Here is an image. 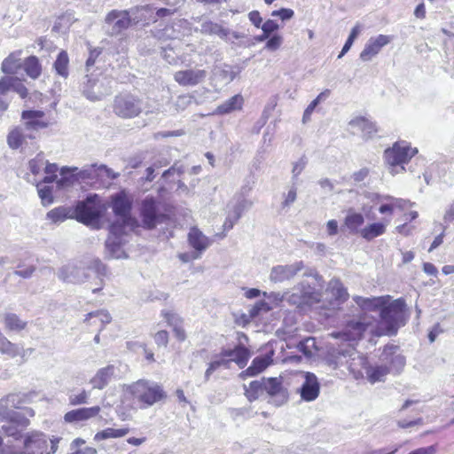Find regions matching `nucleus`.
<instances>
[{
  "label": "nucleus",
  "mask_w": 454,
  "mask_h": 454,
  "mask_svg": "<svg viewBox=\"0 0 454 454\" xmlns=\"http://www.w3.org/2000/svg\"><path fill=\"white\" fill-rule=\"evenodd\" d=\"M59 437L49 438L42 431L33 430L23 435L22 447L4 445L0 454H55L59 448Z\"/></svg>",
  "instance_id": "nucleus-3"
},
{
  "label": "nucleus",
  "mask_w": 454,
  "mask_h": 454,
  "mask_svg": "<svg viewBox=\"0 0 454 454\" xmlns=\"http://www.w3.org/2000/svg\"><path fill=\"white\" fill-rule=\"evenodd\" d=\"M20 52L10 54L2 63L1 69L5 74H15L20 67Z\"/></svg>",
  "instance_id": "nucleus-43"
},
{
  "label": "nucleus",
  "mask_w": 454,
  "mask_h": 454,
  "mask_svg": "<svg viewBox=\"0 0 454 454\" xmlns=\"http://www.w3.org/2000/svg\"><path fill=\"white\" fill-rule=\"evenodd\" d=\"M114 365H107L99 369L95 376L90 380L93 388L103 389L110 381L114 375Z\"/></svg>",
  "instance_id": "nucleus-33"
},
{
  "label": "nucleus",
  "mask_w": 454,
  "mask_h": 454,
  "mask_svg": "<svg viewBox=\"0 0 454 454\" xmlns=\"http://www.w3.org/2000/svg\"><path fill=\"white\" fill-rule=\"evenodd\" d=\"M391 40V36L386 35L371 37L359 55L360 59L364 62L371 61Z\"/></svg>",
  "instance_id": "nucleus-20"
},
{
  "label": "nucleus",
  "mask_w": 454,
  "mask_h": 454,
  "mask_svg": "<svg viewBox=\"0 0 454 454\" xmlns=\"http://www.w3.org/2000/svg\"><path fill=\"white\" fill-rule=\"evenodd\" d=\"M93 317H97L99 320V322L101 323V328L99 331H102L104 326L106 325L109 324L112 320V317L109 314V312L107 310L101 309V310H97V311L88 313L86 315L84 321L87 322Z\"/></svg>",
  "instance_id": "nucleus-48"
},
{
  "label": "nucleus",
  "mask_w": 454,
  "mask_h": 454,
  "mask_svg": "<svg viewBox=\"0 0 454 454\" xmlns=\"http://www.w3.org/2000/svg\"><path fill=\"white\" fill-rule=\"evenodd\" d=\"M42 184L41 181L36 184L37 192L43 206L46 207L53 203L52 189L49 186H42Z\"/></svg>",
  "instance_id": "nucleus-47"
},
{
  "label": "nucleus",
  "mask_w": 454,
  "mask_h": 454,
  "mask_svg": "<svg viewBox=\"0 0 454 454\" xmlns=\"http://www.w3.org/2000/svg\"><path fill=\"white\" fill-rule=\"evenodd\" d=\"M71 209L65 207H59L50 210L46 217L51 220L52 223H62L67 218L74 217V214L71 215Z\"/></svg>",
  "instance_id": "nucleus-42"
},
{
  "label": "nucleus",
  "mask_w": 454,
  "mask_h": 454,
  "mask_svg": "<svg viewBox=\"0 0 454 454\" xmlns=\"http://www.w3.org/2000/svg\"><path fill=\"white\" fill-rule=\"evenodd\" d=\"M200 32L204 35H217L226 43H233L231 40V29L223 27L218 23L211 20L203 21L200 25Z\"/></svg>",
  "instance_id": "nucleus-25"
},
{
  "label": "nucleus",
  "mask_w": 454,
  "mask_h": 454,
  "mask_svg": "<svg viewBox=\"0 0 454 454\" xmlns=\"http://www.w3.org/2000/svg\"><path fill=\"white\" fill-rule=\"evenodd\" d=\"M221 357H229L235 362L239 368H244L250 357L249 350L243 345H237L233 349L223 348L219 355Z\"/></svg>",
  "instance_id": "nucleus-22"
},
{
  "label": "nucleus",
  "mask_w": 454,
  "mask_h": 454,
  "mask_svg": "<svg viewBox=\"0 0 454 454\" xmlns=\"http://www.w3.org/2000/svg\"><path fill=\"white\" fill-rule=\"evenodd\" d=\"M69 58L65 51H61L54 62V69L59 76L67 78L68 73Z\"/></svg>",
  "instance_id": "nucleus-40"
},
{
  "label": "nucleus",
  "mask_w": 454,
  "mask_h": 454,
  "mask_svg": "<svg viewBox=\"0 0 454 454\" xmlns=\"http://www.w3.org/2000/svg\"><path fill=\"white\" fill-rule=\"evenodd\" d=\"M25 127L28 131L38 130L48 127V122L40 121V119L29 120L26 121Z\"/></svg>",
  "instance_id": "nucleus-63"
},
{
  "label": "nucleus",
  "mask_w": 454,
  "mask_h": 454,
  "mask_svg": "<svg viewBox=\"0 0 454 454\" xmlns=\"http://www.w3.org/2000/svg\"><path fill=\"white\" fill-rule=\"evenodd\" d=\"M305 269L302 261L292 264L274 266L270 274V279L275 283H282L293 279L299 272Z\"/></svg>",
  "instance_id": "nucleus-18"
},
{
  "label": "nucleus",
  "mask_w": 454,
  "mask_h": 454,
  "mask_svg": "<svg viewBox=\"0 0 454 454\" xmlns=\"http://www.w3.org/2000/svg\"><path fill=\"white\" fill-rule=\"evenodd\" d=\"M263 389L270 397L269 403L281 406L288 399V393L282 385L280 378H262Z\"/></svg>",
  "instance_id": "nucleus-15"
},
{
  "label": "nucleus",
  "mask_w": 454,
  "mask_h": 454,
  "mask_svg": "<svg viewBox=\"0 0 454 454\" xmlns=\"http://www.w3.org/2000/svg\"><path fill=\"white\" fill-rule=\"evenodd\" d=\"M254 184V181L253 180V177L249 176L244 180V184L240 187L239 192L236 195L246 198V196L252 191Z\"/></svg>",
  "instance_id": "nucleus-60"
},
{
  "label": "nucleus",
  "mask_w": 454,
  "mask_h": 454,
  "mask_svg": "<svg viewBox=\"0 0 454 454\" xmlns=\"http://www.w3.org/2000/svg\"><path fill=\"white\" fill-rule=\"evenodd\" d=\"M129 433V428H106L100 432H98L95 436V441H102L109 438H120L125 436Z\"/></svg>",
  "instance_id": "nucleus-44"
},
{
  "label": "nucleus",
  "mask_w": 454,
  "mask_h": 454,
  "mask_svg": "<svg viewBox=\"0 0 454 454\" xmlns=\"http://www.w3.org/2000/svg\"><path fill=\"white\" fill-rule=\"evenodd\" d=\"M368 323L363 322L358 319L350 320L346 325L344 331L341 333L344 340L348 341H355L362 338L364 333L366 331ZM340 335V333H338Z\"/></svg>",
  "instance_id": "nucleus-23"
},
{
  "label": "nucleus",
  "mask_w": 454,
  "mask_h": 454,
  "mask_svg": "<svg viewBox=\"0 0 454 454\" xmlns=\"http://www.w3.org/2000/svg\"><path fill=\"white\" fill-rule=\"evenodd\" d=\"M102 54V50L100 48H94L90 50V55L86 60V68L89 71L91 67H93L96 62L98 60L99 57Z\"/></svg>",
  "instance_id": "nucleus-57"
},
{
  "label": "nucleus",
  "mask_w": 454,
  "mask_h": 454,
  "mask_svg": "<svg viewBox=\"0 0 454 454\" xmlns=\"http://www.w3.org/2000/svg\"><path fill=\"white\" fill-rule=\"evenodd\" d=\"M354 301L357 305L364 309L376 308L380 304V298H364L361 296H356L354 297Z\"/></svg>",
  "instance_id": "nucleus-53"
},
{
  "label": "nucleus",
  "mask_w": 454,
  "mask_h": 454,
  "mask_svg": "<svg viewBox=\"0 0 454 454\" xmlns=\"http://www.w3.org/2000/svg\"><path fill=\"white\" fill-rule=\"evenodd\" d=\"M28 395L24 393H12L0 399V416H13V409H20L27 403Z\"/></svg>",
  "instance_id": "nucleus-19"
},
{
  "label": "nucleus",
  "mask_w": 454,
  "mask_h": 454,
  "mask_svg": "<svg viewBox=\"0 0 454 454\" xmlns=\"http://www.w3.org/2000/svg\"><path fill=\"white\" fill-rule=\"evenodd\" d=\"M0 352L12 358L20 355L19 346L10 341L5 336L0 338Z\"/></svg>",
  "instance_id": "nucleus-45"
},
{
  "label": "nucleus",
  "mask_w": 454,
  "mask_h": 454,
  "mask_svg": "<svg viewBox=\"0 0 454 454\" xmlns=\"http://www.w3.org/2000/svg\"><path fill=\"white\" fill-rule=\"evenodd\" d=\"M23 68L27 74L32 79L38 78L42 72L41 65L35 56H30L26 59Z\"/></svg>",
  "instance_id": "nucleus-41"
},
{
  "label": "nucleus",
  "mask_w": 454,
  "mask_h": 454,
  "mask_svg": "<svg viewBox=\"0 0 454 454\" xmlns=\"http://www.w3.org/2000/svg\"><path fill=\"white\" fill-rule=\"evenodd\" d=\"M304 381L300 387L301 398L306 402L316 400L320 393V383L317 377L309 372L303 373Z\"/></svg>",
  "instance_id": "nucleus-21"
},
{
  "label": "nucleus",
  "mask_w": 454,
  "mask_h": 454,
  "mask_svg": "<svg viewBox=\"0 0 454 454\" xmlns=\"http://www.w3.org/2000/svg\"><path fill=\"white\" fill-rule=\"evenodd\" d=\"M253 206V201L242 196L235 195L233 200L228 204V211L239 220L245 211L249 210Z\"/></svg>",
  "instance_id": "nucleus-31"
},
{
  "label": "nucleus",
  "mask_w": 454,
  "mask_h": 454,
  "mask_svg": "<svg viewBox=\"0 0 454 454\" xmlns=\"http://www.w3.org/2000/svg\"><path fill=\"white\" fill-rule=\"evenodd\" d=\"M133 200L125 191L116 192L110 197V205L116 217L114 223H119L121 228L134 231L138 227L137 220L132 216Z\"/></svg>",
  "instance_id": "nucleus-5"
},
{
  "label": "nucleus",
  "mask_w": 454,
  "mask_h": 454,
  "mask_svg": "<svg viewBox=\"0 0 454 454\" xmlns=\"http://www.w3.org/2000/svg\"><path fill=\"white\" fill-rule=\"evenodd\" d=\"M193 100V97L189 94L181 95L176 98L175 106L177 110L183 111L187 108Z\"/></svg>",
  "instance_id": "nucleus-56"
},
{
  "label": "nucleus",
  "mask_w": 454,
  "mask_h": 454,
  "mask_svg": "<svg viewBox=\"0 0 454 454\" xmlns=\"http://www.w3.org/2000/svg\"><path fill=\"white\" fill-rule=\"evenodd\" d=\"M106 206L98 194H90L84 200L79 201L74 211V218L93 228H99V221L106 210Z\"/></svg>",
  "instance_id": "nucleus-4"
},
{
  "label": "nucleus",
  "mask_w": 454,
  "mask_h": 454,
  "mask_svg": "<svg viewBox=\"0 0 454 454\" xmlns=\"http://www.w3.org/2000/svg\"><path fill=\"white\" fill-rule=\"evenodd\" d=\"M0 322L4 325V329L9 332H20L27 325V321L21 319L17 314L12 312H6L0 315Z\"/></svg>",
  "instance_id": "nucleus-29"
},
{
  "label": "nucleus",
  "mask_w": 454,
  "mask_h": 454,
  "mask_svg": "<svg viewBox=\"0 0 454 454\" xmlns=\"http://www.w3.org/2000/svg\"><path fill=\"white\" fill-rule=\"evenodd\" d=\"M162 387L155 383L149 384L144 380V404L153 405L166 398Z\"/></svg>",
  "instance_id": "nucleus-28"
},
{
  "label": "nucleus",
  "mask_w": 454,
  "mask_h": 454,
  "mask_svg": "<svg viewBox=\"0 0 454 454\" xmlns=\"http://www.w3.org/2000/svg\"><path fill=\"white\" fill-rule=\"evenodd\" d=\"M13 78L12 76H4L0 79V95H5L8 91L12 90Z\"/></svg>",
  "instance_id": "nucleus-58"
},
{
  "label": "nucleus",
  "mask_w": 454,
  "mask_h": 454,
  "mask_svg": "<svg viewBox=\"0 0 454 454\" xmlns=\"http://www.w3.org/2000/svg\"><path fill=\"white\" fill-rule=\"evenodd\" d=\"M99 406L80 408L70 411L65 414V420L68 423L79 422L96 417L100 411Z\"/></svg>",
  "instance_id": "nucleus-27"
},
{
  "label": "nucleus",
  "mask_w": 454,
  "mask_h": 454,
  "mask_svg": "<svg viewBox=\"0 0 454 454\" xmlns=\"http://www.w3.org/2000/svg\"><path fill=\"white\" fill-rule=\"evenodd\" d=\"M89 269H93L98 275L106 274V266L103 262L99 259H94L87 268L76 263H67L62 266L58 271V278L63 282L81 284L88 278Z\"/></svg>",
  "instance_id": "nucleus-9"
},
{
  "label": "nucleus",
  "mask_w": 454,
  "mask_h": 454,
  "mask_svg": "<svg viewBox=\"0 0 454 454\" xmlns=\"http://www.w3.org/2000/svg\"><path fill=\"white\" fill-rule=\"evenodd\" d=\"M244 390L245 395L250 403L257 400L264 391L262 378L260 380L251 381L248 387L244 385Z\"/></svg>",
  "instance_id": "nucleus-39"
},
{
  "label": "nucleus",
  "mask_w": 454,
  "mask_h": 454,
  "mask_svg": "<svg viewBox=\"0 0 454 454\" xmlns=\"http://www.w3.org/2000/svg\"><path fill=\"white\" fill-rule=\"evenodd\" d=\"M298 348L306 356H311L314 350H317L315 338H306L299 343Z\"/></svg>",
  "instance_id": "nucleus-50"
},
{
  "label": "nucleus",
  "mask_w": 454,
  "mask_h": 454,
  "mask_svg": "<svg viewBox=\"0 0 454 454\" xmlns=\"http://www.w3.org/2000/svg\"><path fill=\"white\" fill-rule=\"evenodd\" d=\"M297 197V188H296V183L293 182V185L289 189L285 200L282 203L283 207H289L291 204H293L296 200Z\"/></svg>",
  "instance_id": "nucleus-59"
},
{
  "label": "nucleus",
  "mask_w": 454,
  "mask_h": 454,
  "mask_svg": "<svg viewBox=\"0 0 454 454\" xmlns=\"http://www.w3.org/2000/svg\"><path fill=\"white\" fill-rule=\"evenodd\" d=\"M77 170L78 168L75 167H63L60 169V177L55 180L58 187L66 188L71 186L77 180L76 174H74Z\"/></svg>",
  "instance_id": "nucleus-37"
},
{
  "label": "nucleus",
  "mask_w": 454,
  "mask_h": 454,
  "mask_svg": "<svg viewBox=\"0 0 454 454\" xmlns=\"http://www.w3.org/2000/svg\"><path fill=\"white\" fill-rule=\"evenodd\" d=\"M230 37L231 40L233 42V45L250 46L254 44V43L251 42L250 40L245 41V39L247 38V35L244 33L231 30Z\"/></svg>",
  "instance_id": "nucleus-54"
},
{
  "label": "nucleus",
  "mask_w": 454,
  "mask_h": 454,
  "mask_svg": "<svg viewBox=\"0 0 454 454\" xmlns=\"http://www.w3.org/2000/svg\"><path fill=\"white\" fill-rule=\"evenodd\" d=\"M129 231L123 229L119 223H113L109 227V236L106 240V255L108 258L121 259L125 257V253L121 248L123 239L122 236Z\"/></svg>",
  "instance_id": "nucleus-11"
},
{
  "label": "nucleus",
  "mask_w": 454,
  "mask_h": 454,
  "mask_svg": "<svg viewBox=\"0 0 454 454\" xmlns=\"http://www.w3.org/2000/svg\"><path fill=\"white\" fill-rule=\"evenodd\" d=\"M168 220V215L160 212L157 201L149 197L144 200V229H153Z\"/></svg>",
  "instance_id": "nucleus-13"
},
{
  "label": "nucleus",
  "mask_w": 454,
  "mask_h": 454,
  "mask_svg": "<svg viewBox=\"0 0 454 454\" xmlns=\"http://www.w3.org/2000/svg\"><path fill=\"white\" fill-rule=\"evenodd\" d=\"M406 303L403 298L396 299L380 309V325L387 335H395L406 323Z\"/></svg>",
  "instance_id": "nucleus-6"
},
{
  "label": "nucleus",
  "mask_w": 454,
  "mask_h": 454,
  "mask_svg": "<svg viewBox=\"0 0 454 454\" xmlns=\"http://www.w3.org/2000/svg\"><path fill=\"white\" fill-rule=\"evenodd\" d=\"M349 125L361 130L365 139L373 137L378 132L376 124L364 117H357L350 121Z\"/></svg>",
  "instance_id": "nucleus-32"
},
{
  "label": "nucleus",
  "mask_w": 454,
  "mask_h": 454,
  "mask_svg": "<svg viewBox=\"0 0 454 454\" xmlns=\"http://www.w3.org/2000/svg\"><path fill=\"white\" fill-rule=\"evenodd\" d=\"M364 223V217L363 214L355 212L352 208L348 210V214L344 219V224L348 228L350 233H357L358 228Z\"/></svg>",
  "instance_id": "nucleus-34"
},
{
  "label": "nucleus",
  "mask_w": 454,
  "mask_h": 454,
  "mask_svg": "<svg viewBox=\"0 0 454 454\" xmlns=\"http://www.w3.org/2000/svg\"><path fill=\"white\" fill-rule=\"evenodd\" d=\"M162 316L164 317V318L166 319L167 323L173 326L176 327V325H180L181 324V318L174 312L172 311H165L163 310L161 312Z\"/></svg>",
  "instance_id": "nucleus-61"
},
{
  "label": "nucleus",
  "mask_w": 454,
  "mask_h": 454,
  "mask_svg": "<svg viewBox=\"0 0 454 454\" xmlns=\"http://www.w3.org/2000/svg\"><path fill=\"white\" fill-rule=\"evenodd\" d=\"M119 176V173L114 172L106 165L97 164V180L101 182L114 180Z\"/></svg>",
  "instance_id": "nucleus-46"
},
{
  "label": "nucleus",
  "mask_w": 454,
  "mask_h": 454,
  "mask_svg": "<svg viewBox=\"0 0 454 454\" xmlns=\"http://www.w3.org/2000/svg\"><path fill=\"white\" fill-rule=\"evenodd\" d=\"M188 242L195 252H200V255H201L211 244L210 239L197 227L190 229L188 232Z\"/></svg>",
  "instance_id": "nucleus-24"
},
{
  "label": "nucleus",
  "mask_w": 454,
  "mask_h": 454,
  "mask_svg": "<svg viewBox=\"0 0 454 454\" xmlns=\"http://www.w3.org/2000/svg\"><path fill=\"white\" fill-rule=\"evenodd\" d=\"M3 419L6 421L2 426V432L14 440L23 439L22 431L28 427L29 419L20 413H13V416L3 417Z\"/></svg>",
  "instance_id": "nucleus-17"
},
{
  "label": "nucleus",
  "mask_w": 454,
  "mask_h": 454,
  "mask_svg": "<svg viewBox=\"0 0 454 454\" xmlns=\"http://www.w3.org/2000/svg\"><path fill=\"white\" fill-rule=\"evenodd\" d=\"M114 112L121 118H133L140 113L139 100L130 94H121L114 98Z\"/></svg>",
  "instance_id": "nucleus-12"
},
{
  "label": "nucleus",
  "mask_w": 454,
  "mask_h": 454,
  "mask_svg": "<svg viewBox=\"0 0 454 454\" xmlns=\"http://www.w3.org/2000/svg\"><path fill=\"white\" fill-rule=\"evenodd\" d=\"M46 164L44 154L39 153L34 159L28 161V168L34 176H37Z\"/></svg>",
  "instance_id": "nucleus-49"
},
{
  "label": "nucleus",
  "mask_w": 454,
  "mask_h": 454,
  "mask_svg": "<svg viewBox=\"0 0 454 454\" xmlns=\"http://www.w3.org/2000/svg\"><path fill=\"white\" fill-rule=\"evenodd\" d=\"M207 71L205 69L190 68L179 70L174 74V80L180 86L194 87L204 82L207 77Z\"/></svg>",
  "instance_id": "nucleus-16"
},
{
  "label": "nucleus",
  "mask_w": 454,
  "mask_h": 454,
  "mask_svg": "<svg viewBox=\"0 0 454 454\" xmlns=\"http://www.w3.org/2000/svg\"><path fill=\"white\" fill-rule=\"evenodd\" d=\"M271 359L267 356H256L252 361L251 365L245 371L241 372L239 377L245 379L246 377H254L263 372L270 364Z\"/></svg>",
  "instance_id": "nucleus-30"
},
{
  "label": "nucleus",
  "mask_w": 454,
  "mask_h": 454,
  "mask_svg": "<svg viewBox=\"0 0 454 454\" xmlns=\"http://www.w3.org/2000/svg\"><path fill=\"white\" fill-rule=\"evenodd\" d=\"M88 398H89V394L85 390H82L78 395H70L69 400H70L71 404L79 405V404L87 403Z\"/></svg>",
  "instance_id": "nucleus-62"
},
{
  "label": "nucleus",
  "mask_w": 454,
  "mask_h": 454,
  "mask_svg": "<svg viewBox=\"0 0 454 454\" xmlns=\"http://www.w3.org/2000/svg\"><path fill=\"white\" fill-rule=\"evenodd\" d=\"M294 15V12L292 9L281 8L271 12V16L279 17L282 20H288Z\"/></svg>",
  "instance_id": "nucleus-64"
},
{
  "label": "nucleus",
  "mask_w": 454,
  "mask_h": 454,
  "mask_svg": "<svg viewBox=\"0 0 454 454\" xmlns=\"http://www.w3.org/2000/svg\"><path fill=\"white\" fill-rule=\"evenodd\" d=\"M130 11L113 10L105 18V29L110 35H117L127 29L136 19Z\"/></svg>",
  "instance_id": "nucleus-10"
},
{
  "label": "nucleus",
  "mask_w": 454,
  "mask_h": 454,
  "mask_svg": "<svg viewBox=\"0 0 454 454\" xmlns=\"http://www.w3.org/2000/svg\"><path fill=\"white\" fill-rule=\"evenodd\" d=\"M59 170V167L56 163H49L46 160V164L44 165V172L46 176L43 177L42 182L43 184H51L57 179V172Z\"/></svg>",
  "instance_id": "nucleus-51"
},
{
  "label": "nucleus",
  "mask_w": 454,
  "mask_h": 454,
  "mask_svg": "<svg viewBox=\"0 0 454 454\" xmlns=\"http://www.w3.org/2000/svg\"><path fill=\"white\" fill-rule=\"evenodd\" d=\"M335 359L337 365H346L352 372H356L357 365H360L364 369L366 380L371 384L384 382L387 375L390 373L387 364L380 362L370 364L352 345L339 348L336 350Z\"/></svg>",
  "instance_id": "nucleus-1"
},
{
  "label": "nucleus",
  "mask_w": 454,
  "mask_h": 454,
  "mask_svg": "<svg viewBox=\"0 0 454 454\" xmlns=\"http://www.w3.org/2000/svg\"><path fill=\"white\" fill-rule=\"evenodd\" d=\"M27 138L33 139L35 136L26 127H16L7 136V144L10 148L16 150L21 147Z\"/></svg>",
  "instance_id": "nucleus-26"
},
{
  "label": "nucleus",
  "mask_w": 454,
  "mask_h": 454,
  "mask_svg": "<svg viewBox=\"0 0 454 454\" xmlns=\"http://www.w3.org/2000/svg\"><path fill=\"white\" fill-rule=\"evenodd\" d=\"M386 231V224L383 223H373L368 224L360 231V235L367 241L381 236Z\"/></svg>",
  "instance_id": "nucleus-36"
},
{
  "label": "nucleus",
  "mask_w": 454,
  "mask_h": 454,
  "mask_svg": "<svg viewBox=\"0 0 454 454\" xmlns=\"http://www.w3.org/2000/svg\"><path fill=\"white\" fill-rule=\"evenodd\" d=\"M77 179L97 180V164L85 166L76 173Z\"/></svg>",
  "instance_id": "nucleus-52"
},
{
  "label": "nucleus",
  "mask_w": 454,
  "mask_h": 454,
  "mask_svg": "<svg viewBox=\"0 0 454 454\" xmlns=\"http://www.w3.org/2000/svg\"><path fill=\"white\" fill-rule=\"evenodd\" d=\"M114 81L103 74H87L81 84L82 94L90 101H100L113 92Z\"/></svg>",
  "instance_id": "nucleus-7"
},
{
  "label": "nucleus",
  "mask_w": 454,
  "mask_h": 454,
  "mask_svg": "<svg viewBox=\"0 0 454 454\" xmlns=\"http://www.w3.org/2000/svg\"><path fill=\"white\" fill-rule=\"evenodd\" d=\"M302 276L313 278L314 282L310 283L307 279H302L292 288V291L286 292V302L301 309L318 303L322 298L321 282L323 279L317 271L308 269Z\"/></svg>",
  "instance_id": "nucleus-2"
},
{
  "label": "nucleus",
  "mask_w": 454,
  "mask_h": 454,
  "mask_svg": "<svg viewBox=\"0 0 454 454\" xmlns=\"http://www.w3.org/2000/svg\"><path fill=\"white\" fill-rule=\"evenodd\" d=\"M307 163H308L307 159L304 156H302L301 158L299 159L298 161H296L294 164V167H293V169H292V174H293L292 179H293V182L296 183V180H297L298 176L303 171V169L305 168Z\"/></svg>",
  "instance_id": "nucleus-55"
},
{
  "label": "nucleus",
  "mask_w": 454,
  "mask_h": 454,
  "mask_svg": "<svg viewBox=\"0 0 454 454\" xmlns=\"http://www.w3.org/2000/svg\"><path fill=\"white\" fill-rule=\"evenodd\" d=\"M418 153L417 148H412L406 141L395 142L392 147L384 152L386 163L392 175L405 171L404 164Z\"/></svg>",
  "instance_id": "nucleus-8"
},
{
  "label": "nucleus",
  "mask_w": 454,
  "mask_h": 454,
  "mask_svg": "<svg viewBox=\"0 0 454 454\" xmlns=\"http://www.w3.org/2000/svg\"><path fill=\"white\" fill-rule=\"evenodd\" d=\"M327 290L339 302H344L348 297L347 289L338 278H333L329 281Z\"/></svg>",
  "instance_id": "nucleus-38"
},
{
  "label": "nucleus",
  "mask_w": 454,
  "mask_h": 454,
  "mask_svg": "<svg viewBox=\"0 0 454 454\" xmlns=\"http://www.w3.org/2000/svg\"><path fill=\"white\" fill-rule=\"evenodd\" d=\"M398 349L399 347L396 345H387L380 356V363L387 364L390 373L393 374H399L406 364L405 357L398 353Z\"/></svg>",
  "instance_id": "nucleus-14"
},
{
  "label": "nucleus",
  "mask_w": 454,
  "mask_h": 454,
  "mask_svg": "<svg viewBox=\"0 0 454 454\" xmlns=\"http://www.w3.org/2000/svg\"><path fill=\"white\" fill-rule=\"evenodd\" d=\"M243 98L241 95L237 94L230 98L221 105H219L215 110L218 114H227L235 110H239L243 105Z\"/></svg>",
  "instance_id": "nucleus-35"
}]
</instances>
